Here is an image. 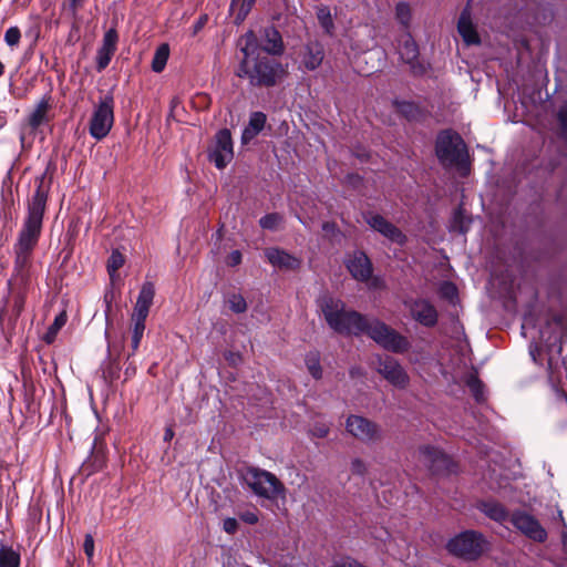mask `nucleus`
I'll return each instance as SVG.
<instances>
[{
    "instance_id": "obj_1",
    "label": "nucleus",
    "mask_w": 567,
    "mask_h": 567,
    "mask_svg": "<svg viewBox=\"0 0 567 567\" xmlns=\"http://www.w3.org/2000/svg\"><path fill=\"white\" fill-rule=\"evenodd\" d=\"M317 302L328 326L338 333H367L382 348L395 353H402L410 348V342L404 336L378 319H368L354 310L347 309L341 299L323 295Z\"/></svg>"
},
{
    "instance_id": "obj_2",
    "label": "nucleus",
    "mask_w": 567,
    "mask_h": 567,
    "mask_svg": "<svg viewBox=\"0 0 567 567\" xmlns=\"http://www.w3.org/2000/svg\"><path fill=\"white\" fill-rule=\"evenodd\" d=\"M245 47L241 49L244 59L240 62L237 75L247 78L255 86H274L278 80L286 75L280 62L268 56L251 58L257 50V40L252 31L245 34Z\"/></svg>"
},
{
    "instance_id": "obj_3",
    "label": "nucleus",
    "mask_w": 567,
    "mask_h": 567,
    "mask_svg": "<svg viewBox=\"0 0 567 567\" xmlns=\"http://www.w3.org/2000/svg\"><path fill=\"white\" fill-rule=\"evenodd\" d=\"M47 199V190L43 188L41 182L29 202L28 216L24 220L22 229L20 230L17 241L18 245L32 248L37 246L41 234Z\"/></svg>"
},
{
    "instance_id": "obj_4",
    "label": "nucleus",
    "mask_w": 567,
    "mask_h": 567,
    "mask_svg": "<svg viewBox=\"0 0 567 567\" xmlns=\"http://www.w3.org/2000/svg\"><path fill=\"white\" fill-rule=\"evenodd\" d=\"M240 477L254 494L267 499L285 497V486L277 476L268 471L258 467H247L241 471Z\"/></svg>"
},
{
    "instance_id": "obj_5",
    "label": "nucleus",
    "mask_w": 567,
    "mask_h": 567,
    "mask_svg": "<svg viewBox=\"0 0 567 567\" xmlns=\"http://www.w3.org/2000/svg\"><path fill=\"white\" fill-rule=\"evenodd\" d=\"M436 156L444 166L464 169L467 166V148L462 137L452 131H443L436 138Z\"/></svg>"
},
{
    "instance_id": "obj_6",
    "label": "nucleus",
    "mask_w": 567,
    "mask_h": 567,
    "mask_svg": "<svg viewBox=\"0 0 567 567\" xmlns=\"http://www.w3.org/2000/svg\"><path fill=\"white\" fill-rule=\"evenodd\" d=\"M114 124V99L107 93L94 105L89 133L96 141L106 137Z\"/></svg>"
},
{
    "instance_id": "obj_7",
    "label": "nucleus",
    "mask_w": 567,
    "mask_h": 567,
    "mask_svg": "<svg viewBox=\"0 0 567 567\" xmlns=\"http://www.w3.org/2000/svg\"><path fill=\"white\" fill-rule=\"evenodd\" d=\"M450 554L465 560H475L485 549L482 534L466 530L451 538L446 545Z\"/></svg>"
},
{
    "instance_id": "obj_8",
    "label": "nucleus",
    "mask_w": 567,
    "mask_h": 567,
    "mask_svg": "<svg viewBox=\"0 0 567 567\" xmlns=\"http://www.w3.org/2000/svg\"><path fill=\"white\" fill-rule=\"evenodd\" d=\"M233 141L228 130H220L215 137V143L208 152L209 161L218 169L225 168L233 159Z\"/></svg>"
},
{
    "instance_id": "obj_9",
    "label": "nucleus",
    "mask_w": 567,
    "mask_h": 567,
    "mask_svg": "<svg viewBox=\"0 0 567 567\" xmlns=\"http://www.w3.org/2000/svg\"><path fill=\"white\" fill-rule=\"evenodd\" d=\"M346 429L348 433L364 443L374 442L381 437L379 426L363 416L350 415Z\"/></svg>"
},
{
    "instance_id": "obj_10",
    "label": "nucleus",
    "mask_w": 567,
    "mask_h": 567,
    "mask_svg": "<svg viewBox=\"0 0 567 567\" xmlns=\"http://www.w3.org/2000/svg\"><path fill=\"white\" fill-rule=\"evenodd\" d=\"M565 337V327L561 318H553L546 322V327L538 330V338L549 350L561 353L563 341Z\"/></svg>"
},
{
    "instance_id": "obj_11",
    "label": "nucleus",
    "mask_w": 567,
    "mask_h": 567,
    "mask_svg": "<svg viewBox=\"0 0 567 567\" xmlns=\"http://www.w3.org/2000/svg\"><path fill=\"white\" fill-rule=\"evenodd\" d=\"M378 372L392 385L404 388L409 383V377L396 359L390 355L379 357Z\"/></svg>"
},
{
    "instance_id": "obj_12",
    "label": "nucleus",
    "mask_w": 567,
    "mask_h": 567,
    "mask_svg": "<svg viewBox=\"0 0 567 567\" xmlns=\"http://www.w3.org/2000/svg\"><path fill=\"white\" fill-rule=\"evenodd\" d=\"M512 524L528 538L543 543L547 538V532L539 522L528 513L515 512L511 517Z\"/></svg>"
},
{
    "instance_id": "obj_13",
    "label": "nucleus",
    "mask_w": 567,
    "mask_h": 567,
    "mask_svg": "<svg viewBox=\"0 0 567 567\" xmlns=\"http://www.w3.org/2000/svg\"><path fill=\"white\" fill-rule=\"evenodd\" d=\"M363 219L373 230L380 233L389 240L400 245L405 243V236L403 233L383 216L372 212H367L363 213Z\"/></svg>"
},
{
    "instance_id": "obj_14",
    "label": "nucleus",
    "mask_w": 567,
    "mask_h": 567,
    "mask_svg": "<svg viewBox=\"0 0 567 567\" xmlns=\"http://www.w3.org/2000/svg\"><path fill=\"white\" fill-rule=\"evenodd\" d=\"M412 318L420 324L431 328L437 323L439 313L435 307L426 299H414L406 301Z\"/></svg>"
},
{
    "instance_id": "obj_15",
    "label": "nucleus",
    "mask_w": 567,
    "mask_h": 567,
    "mask_svg": "<svg viewBox=\"0 0 567 567\" xmlns=\"http://www.w3.org/2000/svg\"><path fill=\"white\" fill-rule=\"evenodd\" d=\"M324 58L323 45L317 40H310L298 52L300 68L307 71L317 70Z\"/></svg>"
},
{
    "instance_id": "obj_16",
    "label": "nucleus",
    "mask_w": 567,
    "mask_h": 567,
    "mask_svg": "<svg viewBox=\"0 0 567 567\" xmlns=\"http://www.w3.org/2000/svg\"><path fill=\"white\" fill-rule=\"evenodd\" d=\"M118 34L115 29H110L104 33L102 45L96 52V70L99 72L106 69L110 64L112 56L116 51Z\"/></svg>"
},
{
    "instance_id": "obj_17",
    "label": "nucleus",
    "mask_w": 567,
    "mask_h": 567,
    "mask_svg": "<svg viewBox=\"0 0 567 567\" xmlns=\"http://www.w3.org/2000/svg\"><path fill=\"white\" fill-rule=\"evenodd\" d=\"M399 54L401 56V60L410 65L411 71L413 73H423L424 68L417 60L419 47L410 33H405L403 35L399 47Z\"/></svg>"
},
{
    "instance_id": "obj_18",
    "label": "nucleus",
    "mask_w": 567,
    "mask_h": 567,
    "mask_svg": "<svg viewBox=\"0 0 567 567\" xmlns=\"http://www.w3.org/2000/svg\"><path fill=\"white\" fill-rule=\"evenodd\" d=\"M351 276L359 281H368L372 275V264L363 251H354L347 260Z\"/></svg>"
},
{
    "instance_id": "obj_19",
    "label": "nucleus",
    "mask_w": 567,
    "mask_h": 567,
    "mask_svg": "<svg viewBox=\"0 0 567 567\" xmlns=\"http://www.w3.org/2000/svg\"><path fill=\"white\" fill-rule=\"evenodd\" d=\"M420 461L433 472H440L450 463L449 457L439 449L424 445L419 449Z\"/></svg>"
},
{
    "instance_id": "obj_20",
    "label": "nucleus",
    "mask_w": 567,
    "mask_h": 567,
    "mask_svg": "<svg viewBox=\"0 0 567 567\" xmlns=\"http://www.w3.org/2000/svg\"><path fill=\"white\" fill-rule=\"evenodd\" d=\"M457 31L467 45L478 44L481 42L476 28L472 22L471 10L468 6L465 7L460 14Z\"/></svg>"
},
{
    "instance_id": "obj_21",
    "label": "nucleus",
    "mask_w": 567,
    "mask_h": 567,
    "mask_svg": "<svg viewBox=\"0 0 567 567\" xmlns=\"http://www.w3.org/2000/svg\"><path fill=\"white\" fill-rule=\"evenodd\" d=\"M34 248L14 245V272L21 279L27 281L29 278V269L31 267V257Z\"/></svg>"
},
{
    "instance_id": "obj_22",
    "label": "nucleus",
    "mask_w": 567,
    "mask_h": 567,
    "mask_svg": "<svg viewBox=\"0 0 567 567\" xmlns=\"http://www.w3.org/2000/svg\"><path fill=\"white\" fill-rule=\"evenodd\" d=\"M265 256L269 264L279 269H296L300 264L296 257L279 248L266 249Z\"/></svg>"
},
{
    "instance_id": "obj_23",
    "label": "nucleus",
    "mask_w": 567,
    "mask_h": 567,
    "mask_svg": "<svg viewBox=\"0 0 567 567\" xmlns=\"http://www.w3.org/2000/svg\"><path fill=\"white\" fill-rule=\"evenodd\" d=\"M264 51L272 55H280L284 52V42L281 34L274 27L266 28L264 31Z\"/></svg>"
},
{
    "instance_id": "obj_24",
    "label": "nucleus",
    "mask_w": 567,
    "mask_h": 567,
    "mask_svg": "<svg viewBox=\"0 0 567 567\" xmlns=\"http://www.w3.org/2000/svg\"><path fill=\"white\" fill-rule=\"evenodd\" d=\"M265 124L266 115L262 112L251 113L248 125L243 131L241 142L248 144L252 141L264 130Z\"/></svg>"
},
{
    "instance_id": "obj_25",
    "label": "nucleus",
    "mask_w": 567,
    "mask_h": 567,
    "mask_svg": "<svg viewBox=\"0 0 567 567\" xmlns=\"http://www.w3.org/2000/svg\"><path fill=\"white\" fill-rule=\"evenodd\" d=\"M480 509L496 522H503L507 516L505 508L496 502H484L480 505Z\"/></svg>"
},
{
    "instance_id": "obj_26",
    "label": "nucleus",
    "mask_w": 567,
    "mask_h": 567,
    "mask_svg": "<svg viewBox=\"0 0 567 567\" xmlns=\"http://www.w3.org/2000/svg\"><path fill=\"white\" fill-rule=\"evenodd\" d=\"M68 321V315H66V311L63 310L61 311L55 318H54V321L53 323L48 328V331L45 332L44 337H43V340L50 344L52 343L59 331L61 330L62 327L65 326Z\"/></svg>"
},
{
    "instance_id": "obj_27",
    "label": "nucleus",
    "mask_w": 567,
    "mask_h": 567,
    "mask_svg": "<svg viewBox=\"0 0 567 567\" xmlns=\"http://www.w3.org/2000/svg\"><path fill=\"white\" fill-rule=\"evenodd\" d=\"M49 111V103L45 99H42L29 116V124L32 128L39 127L47 118Z\"/></svg>"
},
{
    "instance_id": "obj_28",
    "label": "nucleus",
    "mask_w": 567,
    "mask_h": 567,
    "mask_svg": "<svg viewBox=\"0 0 567 567\" xmlns=\"http://www.w3.org/2000/svg\"><path fill=\"white\" fill-rule=\"evenodd\" d=\"M169 56V47L166 43L161 44L153 56L152 70L156 73L162 72L167 63Z\"/></svg>"
},
{
    "instance_id": "obj_29",
    "label": "nucleus",
    "mask_w": 567,
    "mask_h": 567,
    "mask_svg": "<svg viewBox=\"0 0 567 567\" xmlns=\"http://www.w3.org/2000/svg\"><path fill=\"white\" fill-rule=\"evenodd\" d=\"M306 367L311 374V377L316 380L322 378V368L320 364V354L317 351H311L306 354L305 358Z\"/></svg>"
},
{
    "instance_id": "obj_30",
    "label": "nucleus",
    "mask_w": 567,
    "mask_h": 567,
    "mask_svg": "<svg viewBox=\"0 0 567 567\" xmlns=\"http://www.w3.org/2000/svg\"><path fill=\"white\" fill-rule=\"evenodd\" d=\"M0 567H20V554L12 547L0 548Z\"/></svg>"
},
{
    "instance_id": "obj_31",
    "label": "nucleus",
    "mask_w": 567,
    "mask_h": 567,
    "mask_svg": "<svg viewBox=\"0 0 567 567\" xmlns=\"http://www.w3.org/2000/svg\"><path fill=\"white\" fill-rule=\"evenodd\" d=\"M471 219L463 213V210L460 208L455 210L453 215V219L451 223V229L453 231H457L460 234L467 233L470 228Z\"/></svg>"
},
{
    "instance_id": "obj_32",
    "label": "nucleus",
    "mask_w": 567,
    "mask_h": 567,
    "mask_svg": "<svg viewBox=\"0 0 567 567\" xmlns=\"http://www.w3.org/2000/svg\"><path fill=\"white\" fill-rule=\"evenodd\" d=\"M124 256L117 249H114L107 260V272L111 279L116 277L117 270L124 265Z\"/></svg>"
},
{
    "instance_id": "obj_33",
    "label": "nucleus",
    "mask_w": 567,
    "mask_h": 567,
    "mask_svg": "<svg viewBox=\"0 0 567 567\" xmlns=\"http://www.w3.org/2000/svg\"><path fill=\"white\" fill-rule=\"evenodd\" d=\"M466 385L477 402L484 400V386L477 375L471 373L466 379Z\"/></svg>"
},
{
    "instance_id": "obj_34",
    "label": "nucleus",
    "mask_w": 567,
    "mask_h": 567,
    "mask_svg": "<svg viewBox=\"0 0 567 567\" xmlns=\"http://www.w3.org/2000/svg\"><path fill=\"white\" fill-rule=\"evenodd\" d=\"M395 18L404 27L409 28L412 13L411 8L406 2H399L395 7Z\"/></svg>"
},
{
    "instance_id": "obj_35",
    "label": "nucleus",
    "mask_w": 567,
    "mask_h": 567,
    "mask_svg": "<svg viewBox=\"0 0 567 567\" xmlns=\"http://www.w3.org/2000/svg\"><path fill=\"white\" fill-rule=\"evenodd\" d=\"M317 19L320 25L324 29L327 33H331L333 30V21L331 17L330 9L328 7H320L317 10Z\"/></svg>"
},
{
    "instance_id": "obj_36",
    "label": "nucleus",
    "mask_w": 567,
    "mask_h": 567,
    "mask_svg": "<svg viewBox=\"0 0 567 567\" xmlns=\"http://www.w3.org/2000/svg\"><path fill=\"white\" fill-rule=\"evenodd\" d=\"M154 295L155 290L153 284L145 282L141 288L136 303L151 307L154 299Z\"/></svg>"
},
{
    "instance_id": "obj_37",
    "label": "nucleus",
    "mask_w": 567,
    "mask_h": 567,
    "mask_svg": "<svg viewBox=\"0 0 567 567\" xmlns=\"http://www.w3.org/2000/svg\"><path fill=\"white\" fill-rule=\"evenodd\" d=\"M144 331H145L144 323H138V322L133 323V327H132V353L131 354H134L137 351L141 340L143 338Z\"/></svg>"
},
{
    "instance_id": "obj_38",
    "label": "nucleus",
    "mask_w": 567,
    "mask_h": 567,
    "mask_svg": "<svg viewBox=\"0 0 567 567\" xmlns=\"http://www.w3.org/2000/svg\"><path fill=\"white\" fill-rule=\"evenodd\" d=\"M228 305L231 311L235 313H243L247 309V303L245 298L241 295L233 293L228 298Z\"/></svg>"
},
{
    "instance_id": "obj_39",
    "label": "nucleus",
    "mask_w": 567,
    "mask_h": 567,
    "mask_svg": "<svg viewBox=\"0 0 567 567\" xmlns=\"http://www.w3.org/2000/svg\"><path fill=\"white\" fill-rule=\"evenodd\" d=\"M150 308L151 307H147V306H144V305H140V303H135L134 311H133V315H132L133 323L138 322V323H144L145 324V320H146V318L148 316Z\"/></svg>"
},
{
    "instance_id": "obj_40",
    "label": "nucleus",
    "mask_w": 567,
    "mask_h": 567,
    "mask_svg": "<svg viewBox=\"0 0 567 567\" xmlns=\"http://www.w3.org/2000/svg\"><path fill=\"white\" fill-rule=\"evenodd\" d=\"M281 221V217L278 214H268L260 218L259 224L265 229H276L279 223Z\"/></svg>"
},
{
    "instance_id": "obj_41",
    "label": "nucleus",
    "mask_w": 567,
    "mask_h": 567,
    "mask_svg": "<svg viewBox=\"0 0 567 567\" xmlns=\"http://www.w3.org/2000/svg\"><path fill=\"white\" fill-rule=\"evenodd\" d=\"M255 1L256 0H233L231 8L233 9L238 8V10H239L238 16L240 18H245L248 14V12L250 11Z\"/></svg>"
},
{
    "instance_id": "obj_42",
    "label": "nucleus",
    "mask_w": 567,
    "mask_h": 567,
    "mask_svg": "<svg viewBox=\"0 0 567 567\" xmlns=\"http://www.w3.org/2000/svg\"><path fill=\"white\" fill-rule=\"evenodd\" d=\"M20 38L21 32L18 27H11L4 33V41L11 48L18 45Z\"/></svg>"
},
{
    "instance_id": "obj_43",
    "label": "nucleus",
    "mask_w": 567,
    "mask_h": 567,
    "mask_svg": "<svg viewBox=\"0 0 567 567\" xmlns=\"http://www.w3.org/2000/svg\"><path fill=\"white\" fill-rule=\"evenodd\" d=\"M84 2L85 0H68V2L63 6V9L66 10L69 14L75 19Z\"/></svg>"
},
{
    "instance_id": "obj_44",
    "label": "nucleus",
    "mask_w": 567,
    "mask_h": 567,
    "mask_svg": "<svg viewBox=\"0 0 567 567\" xmlns=\"http://www.w3.org/2000/svg\"><path fill=\"white\" fill-rule=\"evenodd\" d=\"M351 472L354 475L363 476L368 472V466L361 458H354L351 462Z\"/></svg>"
},
{
    "instance_id": "obj_45",
    "label": "nucleus",
    "mask_w": 567,
    "mask_h": 567,
    "mask_svg": "<svg viewBox=\"0 0 567 567\" xmlns=\"http://www.w3.org/2000/svg\"><path fill=\"white\" fill-rule=\"evenodd\" d=\"M440 292L444 298L453 299L457 295V290L454 284L452 282H443L440 287Z\"/></svg>"
},
{
    "instance_id": "obj_46",
    "label": "nucleus",
    "mask_w": 567,
    "mask_h": 567,
    "mask_svg": "<svg viewBox=\"0 0 567 567\" xmlns=\"http://www.w3.org/2000/svg\"><path fill=\"white\" fill-rule=\"evenodd\" d=\"M557 118L563 133L567 135V102L560 106Z\"/></svg>"
},
{
    "instance_id": "obj_47",
    "label": "nucleus",
    "mask_w": 567,
    "mask_h": 567,
    "mask_svg": "<svg viewBox=\"0 0 567 567\" xmlns=\"http://www.w3.org/2000/svg\"><path fill=\"white\" fill-rule=\"evenodd\" d=\"M83 549H84V553H85L87 559L91 560L94 555V539H93L92 535H90V534L85 535Z\"/></svg>"
},
{
    "instance_id": "obj_48",
    "label": "nucleus",
    "mask_w": 567,
    "mask_h": 567,
    "mask_svg": "<svg viewBox=\"0 0 567 567\" xmlns=\"http://www.w3.org/2000/svg\"><path fill=\"white\" fill-rule=\"evenodd\" d=\"M396 105L398 110L408 117L413 116L416 111L415 105L411 102H400Z\"/></svg>"
},
{
    "instance_id": "obj_49",
    "label": "nucleus",
    "mask_w": 567,
    "mask_h": 567,
    "mask_svg": "<svg viewBox=\"0 0 567 567\" xmlns=\"http://www.w3.org/2000/svg\"><path fill=\"white\" fill-rule=\"evenodd\" d=\"M329 433V426L323 423L315 424L311 429V434L316 437L323 439Z\"/></svg>"
},
{
    "instance_id": "obj_50",
    "label": "nucleus",
    "mask_w": 567,
    "mask_h": 567,
    "mask_svg": "<svg viewBox=\"0 0 567 567\" xmlns=\"http://www.w3.org/2000/svg\"><path fill=\"white\" fill-rule=\"evenodd\" d=\"M223 529L227 533V534H235L238 529V522L236 518H233V517H228L226 519H224L223 522Z\"/></svg>"
},
{
    "instance_id": "obj_51",
    "label": "nucleus",
    "mask_w": 567,
    "mask_h": 567,
    "mask_svg": "<svg viewBox=\"0 0 567 567\" xmlns=\"http://www.w3.org/2000/svg\"><path fill=\"white\" fill-rule=\"evenodd\" d=\"M240 519L249 525H254L258 522V515L256 512L247 511L240 514Z\"/></svg>"
},
{
    "instance_id": "obj_52",
    "label": "nucleus",
    "mask_w": 567,
    "mask_h": 567,
    "mask_svg": "<svg viewBox=\"0 0 567 567\" xmlns=\"http://www.w3.org/2000/svg\"><path fill=\"white\" fill-rule=\"evenodd\" d=\"M536 327H535V323H534V318L532 316H526L523 320V324H522V329L524 331L525 334H528L530 333V330H534Z\"/></svg>"
},
{
    "instance_id": "obj_53",
    "label": "nucleus",
    "mask_w": 567,
    "mask_h": 567,
    "mask_svg": "<svg viewBox=\"0 0 567 567\" xmlns=\"http://www.w3.org/2000/svg\"><path fill=\"white\" fill-rule=\"evenodd\" d=\"M241 262V252L239 250H234L229 254L227 264L229 266H237Z\"/></svg>"
},
{
    "instance_id": "obj_54",
    "label": "nucleus",
    "mask_w": 567,
    "mask_h": 567,
    "mask_svg": "<svg viewBox=\"0 0 567 567\" xmlns=\"http://www.w3.org/2000/svg\"><path fill=\"white\" fill-rule=\"evenodd\" d=\"M225 359L229 363L236 365V364H238L241 361V355L239 353H236V352H227L225 354Z\"/></svg>"
},
{
    "instance_id": "obj_55",
    "label": "nucleus",
    "mask_w": 567,
    "mask_h": 567,
    "mask_svg": "<svg viewBox=\"0 0 567 567\" xmlns=\"http://www.w3.org/2000/svg\"><path fill=\"white\" fill-rule=\"evenodd\" d=\"M322 230L327 234H333L337 230V226L334 223H323Z\"/></svg>"
},
{
    "instance_id": "obj_56",
    "label": "nucleus",
    "mask_w": 567,
    "mask_h": 567,
    "mask_svg": "<svg viewBox=\"0 0 567 567\" xmlns=\"http://www.w3.org/2000/svg\"><path fill=\"white\" fill-rule=\"evenodd\" d=\"M174 436V432L172 429H166L165 431V434H164V440L165 441H171Z\"/></svg>"
},
{
    "instance_id": "obj_57",
    "label": "nucleus",
    "mask_w": 567,
    "mask_h": 567,
    "mask_svg": "<svg viewBox=\"0 0 567 567\" xmlns=\"http://www.w3.org/2000/svg\"><path fill=\"white\" fill-rule=\"evenodd\" d=\"M205 20H206V18H200L199 19V21L195 25V31L199 30L203 27Z\"/></svg>"
},
{
    "instance_id": "obj_58",
    "label": "nucleus",
    "mask_w": 567,
    "mask_h": 567,
    "mask_svg": "<svg viewBox=\"0 0 567 567\" xmlns=\"http://www.w3.org/2000/svg\"><path fill=\"white\" fill-rule=\"evenodd\" d=\"M6 124V117L2 111H0V127Z\"/></svg>"
},
{
    "instance_id": "obj_59",
    "label": "nucleus",
    "mask_w": 567,
    "mask_h": 567,
    "mask_svg": "<svg viewBox=\"0 0 567 567\" xmlns=\"http://www.w3.org/2000/svg\"><path fill=\"white\" fill-rule=\"evenodd\" d=\"M4 73V64L0 61V78L3 75Z\"/></svg>"
}]
</instances>
